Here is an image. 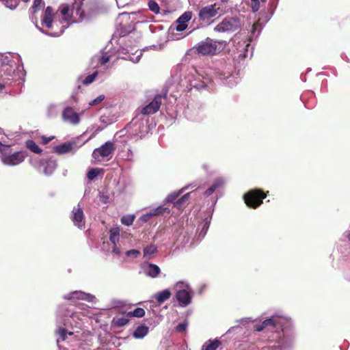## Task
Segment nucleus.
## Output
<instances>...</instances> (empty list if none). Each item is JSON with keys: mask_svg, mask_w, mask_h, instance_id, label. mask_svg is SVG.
Returning <instances> with one entry per match:
<instances>
[{"mask_svg": "<svg viewBox=\"0 0 350 350\" xmlns=\"http://www.w3.org/2000/svg\"><path fill=\"white\" fill-rule=\"evenodd\" d=\"M163 96L161 94H157L154 96L153 100L147 105L144 107L141 113L142 115H150L157 112L161 107Z\"/></svg>", "mask_w": 350, "mask_h": 350, "instance_id": "ddd939ff", "label": "nucleus"}, {"mask_svg": "<svg viewBox=\"0 0 350 350\" xmlns=\"http://www.w3.org/2000/svg\"><path fill=\"white\" fill-rule=\"evenodd\" d=\"M273 12H271L270 15L266 14V16L265 17V19H264L265 23H267V22H268L270 20L271 16L273 15Z\"/></svg>", "mask_w": 350, "mask_h": 350, "instance_id": "052dcab7", "label": "nucleus"}, {"mask_svg": "<svg viewBox=\"0 0 350 350\" xmlns=\"http://www.w3.org/2000/svg\"><path fill=\"white\" fill-rule=\"evenodd\" d=\"M148 5L149 10H151L154 14H158L160 12V7L155 1H149L148 3Z\"/></svg>", "mask_w": 350, "mask_h": 350, "instance_id": "4c0bfd02", "label": "nucleus"}, {"mask_svg": "<svg viewBox=\"0 0 350 350\" xmlns=\"http://www.w3.org/2000/svg\"><path fill=\"white\" fill-rule=\"evenodd\" d=\"M226 180L222 177L217 178L213 183L211 185L210 187H208L205 191L204 195L206 196H210L212 195L217 189L221 188L224 186Z\"/></svg>", "mask_w": 350, "mask_h": 350, "instance_id": "bb28decb", "label": "nucleus"}, {"mask_svg": "<svg viewBox=\"0 0 350 350\" xmlns=\"http://www.w3.org/2000/svg\"><path fill=\"white\" fill-rule=\"evenodd\" d=\"M181 192H173L168 195L166 198L165 201L167 202L173 203V205L176 208L180 210L184 208L185 202L188 200L190 193H188L179 199H177L178 197L180 195Z\"/></svg>", "mask_w": 350, "mask_h": 350, "instance_id": "dca6fc26", "label": "nucleus"}, {"mask_svg": "<svg viewBox=\"0 0 350 350\" xmlns=\"http://www.w3.org/2000/svg\"><path fill=\"white\" fill-rule=\"evenodd\" d=\"M219 7L216 3L204 6L199 11V18L203 21L208 20L215 16L219 13Z\"/></svg>", "mask_w": 350, "mask_h": 350, "instance_id": "f3484780", "label": "nucleus"}, {"mask_svg": "<svg viewBox=\"0 0 350 350\" xmlns=\"http://www.w3.org/2000/svg\"><path fill=\"white\" fill-rule=\"evenodd\" d=\"M125 159H126L128 161H132L133 159V153L130 149H128V150L126 152V155Z\"/></svg>", "mask_w": 350, "mask_h": 350, "instance_id": "5fc2aeb1", "label": "nucleus"}, {"mask_svg": "<svg viewBox=\"0 0 350 350\" xmlns=\"http://www.w3.org/2000/svg\"><path fill=\"white\" fill-rule=\"evenodd\" d=\"M343 236L350 241V230H347L343 233Z\"/></svg>", "mask_w": 350, "mask_h": 350, "instance_id": "bf43d9fd", "label": "nucleus"}, {"mask_svg": "<svg viewBox=\"0 0 350 350\" xmlns=\"http://www.w3.org/2000/svg\"><path fill=\"white\" fill-rule=\"evenodd\" d=\"M111 58V55H108L107 53H104L98 57V62L101 65H105L110 61Z\"/></svg>", "mask_w": 350, "mask_h": 350, "instance_id": "37998d69", "label": "nucleus"}, {"mask_svg": "<svg viewBox=\"0 0 350 350\" xmlns=\"http://www.w3.org/2000/svg\"><path fill=\"white\" fill-rule=\"evenodd\" d=\"M180 85L181 86H185V82L183 80H181V81L180 82Z\"/></svg>", "mask_w": 350, "mask_h": 350, "instance_id": "e2e57ef3", "label": "nucleus"}, {"mask_svg": "<svg viewBox=\"0 0 350 350\" xmlns=\"http://www.w3.org/2000/svg\"><path fill=\"white\" fill-rule=\"evenodd\" d=\"M63 298L66 300H74L81 299L85 300L88 302L94 303L96 302V298L94 295L87 293L81 291H75L66 294L63 296Z\"/></svg>", "mask_w": 350, "mask_h": 350, "instance_id": "4468645a", "label": "nucleus"}, {"mask_svg": "<svg viewBox=\"0 0 350 350\" xmlns=\"http://www.w3.org/2000/svg\"><path fill=\"white\" fill-rule=\"evenodd\" d=\"M26 146L29 150L34 153L40 154L42 152V149L33 140H27L26 142Z\"/></svg>", "mask_w": 350, "mask_h": 350, "instance_id": "72a5a7b5", "label": "nucleus"}, {"mask_svg": "<svg viewBox=\"0 0 350 350\" xmlns=\"http://www.w3.org/2000/svg\"><path fill=\"white\" fill-rule=\"evenodd\" d=\"M115 145L113 142L107 141L100 147L94 150L92 157L96 160H99L100 157L108 158L110 159L115 151Z\"/></svg>", "mask_w": 350, "mask_h": 350, "instance_id": "1a4fd4ad", "label": "nucleus"}, {"mask_svg": "<svg viewBox=\"0 0 350 350\" xmlns=\"http://www.w3.org/2000/svg\"><path fill=\"white\" fill-rule=\"evenodd\" d=\"M6 64H14V62L11 61L8 57H5L3 59L2 65Z\"/></svg>", "mask_w": 350, "mask_h": 350, "instance_id": "4d7b16f0", "label": "nucleus"}, {"mask_svg": "<svg viewBox=\"0 0 350 350\" xmlns=\"http://www.w3.org/2000/svg\"><path fill=\"white\" fill-rule=\"evenodd\" d=\"M54 16V11L51 6H48L44 13L42 24L44 25L48 29H51L53 27V18Z\"/></svg>", "mask_w": 350, "mask_h": 350, "instance_id": "a878e982", "label": "nucleus"}, {"mask_svg": "<svg viewBox=\"0 0 350 350\" xmlns=\"http://www.w3.org/2000/svg\"><path fill=\"white\" fill-rule=\"evenodd\" d=\"M170 211V210L168 207H164L163 206H159L154 209L150 210V211L147 212L146 213L142 215L140 217L139 220L143 222H147L153 216L159 215L163 214L164 213H169Z\"/></svg>", "mask_w": 350, "mask_h": 350, "instance_id": "412c9836", "label": "nucleus"}, {"mask_svg": "<svg viewBox=\"0 0 350 350\" xmlns=\"http://www.w3.org/2000/svg\"><path fill=\"white\" fill-rule=\"evenodd\" d=\"M100 170L98 168H92L91 169L87 174L88 178L89 180H94L99 174Z\"/></svg>", "mask_w": 350, "mask_h": 350, "instance_id": "c03bdc74", "label": "nucleus"}, {"mask_svg": "<svg viewBox=\"0 0 350 350\" xmlns=\"http://www.w3.org/2000/svg\"><path fill=\"white\" fill-rule=\"evenodd\" d=\"M70 218L75 226L80 229L84 228L85 217L83 208L81 206L80 204H78L77 206L73 208Z\"/></svg>", "mask_w": 350, "mask_h": 350, "instance_id": "2eb2a0df", "label": "nucleus"}, {"mask_svg": "<svg viewBox=\"0 0 350 350\" xmlns=\"http://www.w3.org/2000/svg\"><path fill=\"white\" fill-rule=\"evenodd\" d=\"M232 66H226L225 68L221 70H218L215 75L221 80L224 81V83L229 87H233L239 82V77L232 74Z\"/></svg>", "mask_w": 350, "mask_h": 350, "instance_id": "9b49d317", "label": "nucleus"}, {"mask_svg": "<svg viewBox=\"0 0 350 350\" xmlns=\"http://www.w3.org/2000/svg\"><path fill=\"white\" fill-rule=\"evenodd\" d=\"M137 55H135V56L134 55H129L128 57H124V59H128L133 63H137L139 61V59L142 55V51H137Z\"/></svg>", "mask_w": 350, "mask_h": 350, "instance_id": "a18cd8bd", "label": "nucleus"}, {"mask_svg": "<svg viewBox=\"0 0 350 350\" xmlns=\"http://www.w3.org/2000/svg\"><path fill=\"white\" fill-rule=\"evenodd\" d=\"M105 99V95L101 94L89 103L90 105H96Z\"/></svg>", "mask_w": 350, "mask_h": 350, "instance_id": "8fccbe9b", "label": "nucleus"}, {"mask_svg": "<svg viewBox=\"0 0 350 350\" xmlns=\"http://www.w3.org/2000/svg\"><path fill=\"white\" fill-rule=\"evenodd\" d=\"M221 345L218 339L209 340L202 346V350H216Z\"/></svg>", "mask_w": 350, "mask_h": 350, "instance_id": "7c9ffc66", "label": "nucleus"}, {"mask_svg": "<svg viewBox=\"0 0 350 350\" xmlns=\"http://www.w3.org/2000/svg\"><path fill=\"white\" fill-rule=\"evenodd\" d=\"M267 0H260L262 2H265ZM251 8L254 12H256L260 9V0H251Z\"/></svg>", "mask_w": 350, "mask_h": 350, "instance_id": "49530a36", "label": "nucleus"}, {"mask_svg": "<svg viewBox=\"0 0 350 350\" xmlns=\"http://www.w3.org/2000/svg\"><path fill=\"white\" fill-rule=\"evenodd\" d=\"M259 317V323L254 325V331L262 332L269 345L261 350H288L294 345L296 332L292 319L282 310Z\"/></svg>", "mask_w": 350, "mask_h": 350, "instance_id": "f257e3e1", "label": "nucleus"}, {"mask_svg": "<svg viewBox=\"0 0 350 350\" xmlns=\"http://www.w3.org/2000/svg\"><path fill=\"white\" fill-rule=\"evenodd\" d=\"M142 269L146 276L152 278H157L161 273L159 267L153 263H144Z\"/></svg>", "mask_w": 350, "mask_h": 350, "instance_id": "4be33fe9", "label": "nucleus"}, {"mask_svg": "<svg viewBox=\"0 0 350 350\" xmlns=\"http://www.w3.org/2000/svg\"><path fill=\"white\" fill-rule=\"evenodd\" d=\"M6 64H14V62L11 61L8 57H5L3 59L2 65Z\"/></svg>", "mask_w": 350, "mask_h": 350, "instance_id": "6e6d98bb", "label": "nucleus"}, {"mask_svg": "<svg viewBox=\"0 0 350 350\" xmlns=\"http://www.w3.org/2000/svg\"><path fill=\"white\" fill-rule=\"evenodd\" d=\"M241 22L238 17L226 16L214 28V31L219 33H232L239 29Z\"/></svg>", "mask_w": 350, "mask_h": 350, "instance_id": "423d86ee", "label": "nucleus"}, {"mask_svg": "<svg viewBox=\"0 0 350 350\" xmlns=\"http://www.w3.org/2000/svg\"><path fill=\"white\" fill-rule=\"evenodd\" d=\"M221 1L222 3H226V2H228V0H221Z\"/></svg>", "mask_w": 350, "mask_h": 350, "instance_id": "338daca9", "label": "nucleus"}, {"mask_svg": "<svg viewBox=\"0 0 350 350\" xmlns=\"http://www.w3.org/2000/svg\"><path fill=\"white\" fill-rule=\"evenodd\" d=\"M129 317L126 316L113 318V323L116 327H123L129 323Z\"/></svg>", "mask_w": 350, "mask_h": 350, "instance_id": "f704fd0d", "label": "nucleus"}, {"mask_svg": "<svg viewBox=\"0 0 350 350\" xmlns=\"http://www.w3.org/2000/svg\"><path fill=\"white\" fill-rule=\"evenodd\" d=\"M233 42L237 47V50L240 53L239 56L242 58H245L247 56L250 41L246 39L240 40L239 37L236 36L233 40Z\"/></svg>", "mask_w": 350, "mask_h": 350, "instance_id": "6ab92c4d", "label": "nucleus"}, {"mask_svg": "<svg viewBox=\"0 0 350 350\" xmlns=\"http://www.w3.org/2000/svg\"><path fill=\"white\" fill-rule=\"evenodd\" d=\"M193 72L196 73V71L193 70V72H190L191 76L189 75L185 79V82L189 83L188 85L189 86V88L191 89L193 88L197 90L204 88L206 85V82L202 81L199 75L198 76V78H194Z\"/></svg>", "mask_w": 350, "mask_h": 350, "instance_id": "aec40b11", "label": "nucleus"}, {"mask_svg": "<svg viewBox=\"0 0 350 350\" xmlns=\"http://www.w3.org/2000/svg\"><path fill=\"white\" fill-rule=\"evenodd\" d=\"M207 166H208V165H203V167H204V169H206Z\"/></svg>", "mask_w": 350, "mask_h": 350, "instance_id": "774afa93", "label": "nucleus"}, {"mask_svg": "<svg viewBox=\"0 0 350 350\" xmlns=\"http://www.w3.org/2000/svg\"><path fill=\"white\" fill-rule=\"evenodd\" d=\"M141 254V252L138 250H130L125 252V256L129 258H137Z\"/></svg>", "mask_w": 350, "mask_h": 350, "instance_id": "a19ab883", "label": "nucleus"}, {"mask_svg": "<svg viewBox=\"0 0 350 350\" xmlns=\"http://www.w3.org/2000/svg\"><path fill=\"white\" fill-rule=\"evenodd\" d=\"M0 158L4 165L14 166L21 163L25 156L21 152H13L10 146L0 142Z\"/></svg>", "mask_w": 350, "mask_h": 350, "instance_id": "20e7f679", "label": "nucleus"}, {"mask_svg": "<svg viewBox=\"0 0 350 350\" xmlns=\"http://www.w3.org/2000/svg\"><path fill=\"white\" fill-rule=\"evenodd\" d=\"M217 42L211 38H206L205 40L199 42L196 48L198 53L206 55H214L217 50Z\"/></svg>", "mask_w": 350, "mask_h": 350, "instance_id": "9d476101", "label": "nucleus"}, {"mask_svg": "<svg viewBox=\"0 0 350 350\" xmlns=\"http://www.w3.org/2000/svg\"><path fill=\"white\" fill-rule=\"evenodd\" d=\"M192 18V12L187 11L184 12L177 20H176V30L178 31H183L187 27V23Z\"/></svg>", "mask_w": 350, "mask_h": 350, "instance_id": "b1692460", "label": "nucleus"}, {"mask_svg": "<svg viewBox=\"0 0 350 350\" xmlns=\"http://www.w3.org/2000/svg\"><path fill=\"white\" fill-rule=\"evenodd\" d=\"M148 327L144 325H141L135 329L133 334V336L136 339H141L145 337L148 334Z\"/></svg>", "mask_w": 350, "mask_h": 350, "instance_id": "cd10ccee", "label": "nucleus"}, {"mask_svg": "<svg viewBox=\"0 0 350 350\" xmlns=\"http://www.w3.org/2000/svg\"><path fill=\"white\" fill-rule=\"evenodd\" d=\"M102 128L97 126H92L91 128H89L85 133H92L90 137L83 143H82L79 146H77L76 142H65L57 145L54 147V152L58 154H64L69 152L75 153L77 150L83 146L86 142L95 137L97 133L102 131Z\"/></svg>", "mask_w": 350, "mask_h": 350, "instance_id": "39448f33", "label": "nucleus"}, {"mask_svg": "<svg viewBox=\"0 0 350 350\" xmlns=\"http://www.w3.org/2000/svg\"><path fill=\"white\" fill-rule=\"evenodd\" d=\"M254 321H253L251 317H244V318L240 319L239 320H237V323H239L243 325H246L249 324L250 323L254 322Z\"/></svg>", "mask_w": 350, "mask_h": 350, "instance_id": "3c124183", "label": "nucleus"}, {"mask_svg": "<svg viewBox=\"0 0 350 350\" xmlns=\"http://www.w3.org/2000/svg\"><path fill=\"white\" fill-rule=\"evenodd\" d=\"M62 119L64 122L72 125H77L80 122L79 114L74 111L70 107H66L62 111Z\"/></svg>", "mask_w": 350, "mask_h": 350, "instance_id": "a211bd4d", "label": "nucleus"}, {"mask_svg": "<svg viewBox=\"0 0 350 350\" xmlns=\"http://www.w3.org/2000/svg\"><path fill=\"white\" fill-rule=\"evenodd\" d=\"M120 229L118 226H113L109 232V241L113 245L111 253L115 255H120L122 250L119 245Z\"/></svg>", "mask_w": 350, "mask_h": 350, "instance_id": "f8f14e48", "label": "nucleus"}, {"mask_svg": "<svg viewBox=\"0 0 350 350\" xmlns=\"http://www.w3.org/2000/svg\"><path fill=\"white\" fill-rule=\"evenodd\" d=\"M72 98L75 100V102H77L76 97L74 95L72 96Z\"/></svg>", "mask_w": 350, "mask_h": 350, "instance_id": "0e129e2a", "label": "nucleus"}, {"mask_svg": "<svg viewBox=\"0 0 350 350\" xmlns=\"http://www.w3.org/2000/svg\"><path fill=\"white\" fill-rule=\"evenodd\" d=\"M98 75V72L95 71L92 74L88 75L85 79L83 81V83L84 85H89L92 83L96 78Z\"/></svg>", "mask_w": 350, "mask_h": 350, "instance_id": "ea45409f", "label": "nucleus"}, {"mask_svg": "<svg viewBox=\"0 0 350 350\" xmlns=\"http://www.w3.org/2000/svg\"><path fill=\"white\" fill-rule=\"evenodd\" d=\"M145 315V310L142 308H136L133 311L127 313V317L141 318Z\"/></svg>", "mask_w": 350, "mask_h": 350, "instance_id": "c9c22d12", "label": "nucleus"}, {"mask_svg": "<svg viewBox=\"0 0 350 350\" xmlns=\"http://www.w3.org/2000/svg\"><path fill=\"white\" fill-rule=\"evenodd\" d=\"M5 88V85L4 84H0V92L3 90Z\"/></svg>", "mask_w": 350, "mask_h": 350, "instance_id": "680f3d73", "label": "nucleus"}, {"mask_svg": "<svg viewBox=\"0 0 350 350\" xmlns=\"http://www.w3.org/2000/svg\"><path fill=\"white\" fill-rule=\"evenodd\" d=\"M186 189H188V187H186V188H183L180 191L182 193Z\"/></svg>", "mask_w": 350, "mask_h": 350, "instance_id": "69168bd1", "label": "nucleus"}, {"mask_svg": "<svg viewBox=\"0 0 350 350\" xmlns=\"http://www.w3.org/2000/svg\"><path fill=\"white\" fill-rule=\"evenodd\" d=\"M171 296V293L168 289L159 291L154 295L155 299L159 304H161L168 299Z\"/></svg>", "mask_w": 350, "mask_h": 350, "instance_id": "c85d7f7f", "label": "nucleus"}, {"mask_svg": "<svg viewBox=\"0 0 350 350\" xmlns=\"http://www.w3.org/2000/svg\"><path fill=\"white\" fill-rule=\"evenodd\" d=\"M261 20H262V17L259 18L258 21L256 22L252 25V34L253 36L255 35L256 31H257V36H258L260 33L261 29H262V24L260 22Z\"/></svg>", "mask_w": 350, "mask_h": 350, "instance_id": "58836bf2", "label": "nucleus"}, {"mask_svg": "<svg viewBox=\"0 0 350 350\" xmlns=\"http://www.w3.org/2000/svg\"><path fill=\"white\" fill-rule=\"evenodd\" d=\"M82 319L81 314L77 311L72 310L70 306L66 305L59 306L56 314L55 334L57 338V344L60 341H64L67 335H72L73 332L68 330L69 327H81L82 325Z\"/></svg>", "mask_w": 350, "mask_h": 350, "instance_id": "7ed1b4c3", "label": "nucleus"}, {"mask_svg": "<svg viewBox=\"0 0 350 350\" xmlns=\"http://www.w3.org/2000/svg\"><path fill=\"white\" fill-rule=\"evenodd\" d=\"M210 219L208 218L205 219L202 223L201 230L198 235V240L201 241L206 235L210 226Z\"/></svg>", "mask_w": 350, "mask_h": 350, "instance_id": "2f4dec72", "label": "nucleus"}, {"mask_svg": "<svg viewBox=\"0 0 350 350\" xmlns=\"http://www.w3.org/2000/svg\"><path fill=\"white\" fill-rule=\"evenodd\" d=\"M188 325V323L187 321H185L183 323H178L176 327V330L178 332H183L187 329Z\"/></svg>", "mask_w": 350, "mask_h": 350, "instance_id": "de8ad7c7", "label": "nucleus"}, {"mask_svg": "<svg viewBox=\"0 0 350 350\" xmlns=\"http://www.w3.org/2000/svg\"><path fill=\"white\" fill-rule=\"evenodd\" d=\"M239 328V325L231 327L227 332L226 334H230L236 330L237 329Z\"/></svg>", "mask_w": 350, "mask_h": 350, "instance_id": "13d9d810", "label": "nucleus"}, {"mask_svg": "<svg viewBox=\"0 0 350 350\" xmlns=\"http://www.w3.org/2000/svg\"><path fill=\"white\" fill-rule=\"evenodd\" d=\"M135 215H126L122 217L121 222L122 224L129 226H131L134 221Z\"/></svg>", "mask_w": 350, "mask_h": 350, "instance_id": "e433bc0d", "label": "nucleus"}, {"mask_svg": "<svg viewBox=\"0 0 350 350\" xmlns=\"http://www.w3.org/2000/svg\"><path fill=\"white\" fill-rule=\"evenodd\" d=\"M3 5L10 9V10H14L16 8V7L18 5V0H7L3 3Z\"/></svg>", "mask_w": 350, "mask_h": 350, "instance_id": "79ce46f5", "label": "nucleus"}, {"mask_svg": "<svg viewBox=\"0 0 350 350\" xmlns=\"http://www.w3.org/2000/svg\"><path fill=\"white\" fill-rule=\"evenodd\" d=\"M19 69V66H16V64H6L1 65V72H3L5 76L4 79L10 80L16 77L18 71L14 68Z\"/></svg>", "mask_w": 350, "mask_h": 350, "instance_id": "5701e85b", "label": "nucleus"}, {"mask_svg": "<svg viewBox=\"0 0 350 350\" xmlns=\"http://www.w3.org/2000/svg\"><path fill=\"white\" fill-rule=\"evenodd\" d=\"M265 198L266 194L260 189H252L243 195L245 203L253 208L258 207Z\"/></svg>", "mask_w": 350, "mask_h": 350, "instance_id": "6e6552de", "label": "nucleus"}, {"mask_svg": "<svg viewBox=\"0 0 350 350\" xmlns=\"http://www.w3.org/2000/svg\"><path fill=\"white\" fill-rule=\"evenodd\" d=\"M138 120H141V118L139 117V116H137V117L134 119H133L131 123L139 128V132L144 135L145 133H147V126L146 124L145 125L144 121L142 120L140 122L137 123Z\"/></svg>", "mask_w": 350, "mask_h": 350, "instance_id": "473e14b6", "label": "nucleus"}, {"mask_svg": "<svg viewBox=\"0 0 350 350\" xmlns=\"http://www.w3.org/2000/svg\"><path fill=\"white\" fill-rule=\"evenodd\" d=\"M59 12V22L62 24L59 33H49L36 25V27L43 33L51 36H59L64 30L72 23H78L88 21L94 17L96 10L92 3H85L81 1H75L71 7L62 5L58 10Z\"/></svg>", "mask_w": 350, "mask_h": 350, "instance_id": "f03ea898", "label": "nucleus"}, {"mask_svg": "<svg viewBox=\"0 0 350 350\" xmlns=\"http://www.w3.org/2000/svg\"><path fill=\"white\" fill-rule=\"evenodd\" d=\"M157 247L154 245V244H151L146 247H144V258L146 259V260H150L154 254L157 252Z\"/></svg>", "mask_w": 350, "mask_h": 350, "instance_id": "c756f323", "label": "nucleus"}, {"mask_svg": "<svg viewBox=\"0 0 350 350\" xmlns=\"http://www.w3.org/2000/svg\"><path fill=\"white\" fill-rule=\"evenodd\" d=\"M129 20V14L126 12H123L122 14H120L118 17V20L119 21H123V20Z\"/></svg>", "mask_w": 350, "mask_h": 350, "instance_id": "864d4df0", "label": "nucleus"}, {"mask_svg": "<svg viewBox=\"0 0 350 350\" xmlns=\"http://www.w3.org/2000/svg\"><path fill=\"white\" fill-rule=\"evenodd\" d=\"M176 297L182 307H185L191 302L192 291L189 284L185 282H178L176 284Z\"/></svg>", "mask_w": 350, "mask_h": 350, "instance_id": "0eeeda50", "label": "nucleus"}, {"mask_svg": "<svg viewBox=\"0 0 350 350\" xmlns=\"http://www.w3.org/2000/svg\"><path fill=\"white\" fill-rule=\"evenodd\" d=\"M42 4V0H34L33 3L32 5V9L33 10V12H38Z\"/></svg>", "mask_w": 350, "mask_h": 350, "instance_id": "603ef678", "label": "nucleus"}, {"mask_svg": "<svg viewBox=\"0 0 350 350\" xmlns=\"http://www.w3.org/2000/svg\"><path fill=\"white\" fill-rule=\"evenodd\" d=\"M99 201L103 204H107L109 202V197L104 192L99 193Z\"/></svg>", "mask_w": 350, "mask_h": 350, "instance_id": "09e8293b", "label": "nucleus"}, {"mask_svg": "<svg viewBox=\"0 0 350 350\" xmlns=\"http://www.w3.org/2000/svg\"><path fill=\"white\" fill-rule=\"evenodd\" d=\"M41 165L44 166L43 173L46 176H50L57 168V164L55 159L49 158L47 160H42Z\"/></svg>", "mask_w": 350, "mask_h": 350, "instance_id": "393cba45", "label": "nucleus"}]
</instances>
